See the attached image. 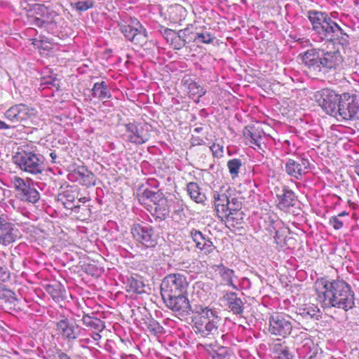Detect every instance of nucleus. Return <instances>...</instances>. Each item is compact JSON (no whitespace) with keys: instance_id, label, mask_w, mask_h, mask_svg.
<instances>
[{"instance_id":"6e6d98bb","label":"nucleus","mask_w":359,"mask_h":359,"mask_svg":"<svg viewBox=\"0 0 359 359\" xmlns=\"http://www.w3.org/2000/svg\"><path fill=\"white\" fill-rule=\"evenodd\" d=\"M89 201H90V198L87 197V196L81 197L79 198V201L83 203H85L86 202Z\"/></svg>"},{"instance_id":"0e129e2a","label":"nucleus","mask_w":359,"mask_h":359,"mask_svg":"<svg viewBox=\"0 0 359 359\" xmlns=\"http://www.w3.org/2000/svg\"><path fill=\"white\" fill-rule=\"evenodd\" d=\"M50 156L53 159H55L56 157V154L55 153H50Z\"/></svg>"},{"instance_id":"3c124183","label":"nucleus","mask_w":359,"mask_h":359,"mask_svg":"<svg viewBox=\"0 0 359 359\" xmlns=\"http://www.w3.org/2000/svg\"><path fill=\"white\" fill-rule=\"evenodd\" d=\"M191 144L192 146H201L205 145V142L202 137L193 135L191 138Z\"/></svg>"},{"instance_id":"c03bdc74","label":"nucleus","mask_w":359,"mask_h":359,"mask_svg":"<svg viewBox=\"0 0 359 359\" xmlns=\"http://www.w3.org/2000/svg\"><path fill=\"white\" fill-rule=\"evenodd\" d=\"M11 183L13 185L14 188L15 189V191H17V194L18 197L20 196V194L25 191V190L28 187L29 184H27L25 181L18 177V176H14L11 179Z\"/></svg>"},{"instance_id":"72a5a7b5","label":"nucleus","mask_w":359,"mask_h":359,"mask_svg":"<svg viewBox=\"0 0 359 359\" xmlns=\"http://www.w3.org/2000/svg\"><path fill=\"white\" fill-rule=\"evenodd\" d=\"M45 290L55 302H60L65 298V290L60 283L46 285Z\"/></svg>"},{"instance_id":"052dcab7","label":"nucleus","mask_w":359,"mask_h":359,"mask_svg":"<svg viewBox=\"0 0 359 359\" xmlns=\"http://www.w3.org/2000/svg\"><path fill=\"white\" fill-rule=\"evenodd\" d=\"M354 171L359 176V161H358L356 165L354 166Z\"/></svg>"},{"instance_id":"bf43d9fd","label":"nucleus","mask_w":359,"mask_h":359,"mask_svg":"<svg viewBox=\"0 0 359 359\" xmlns=\"http://www.w3.org/2000/svg\"><path fill=\"white\" fill-rule=\"evenodd\" d=\"M93 338L95 341H98L101 339V335L99 334V332H96L93 335Z\"/></svg>"},{"instance_id":"864d4df0","label":"nucleus","mask_w":359,"mask_h":359,"mask_svg":"<svg viewBox=\"0 0 359 359\" xmlns=\"http://www.w3.org/2000/svg\"><path fill=\"white\" fill-rule=\"evenodd\" d=\"M10 277L6 269L0 266V283L6 281Z\"/></svg>"},{"instance_id":"f704fd0d","label":"nucleus","mask_w":359,"mask_h":359,"mask_svg":"<svg viewBox=\"0 0 359 359\" xmlns=\"http://www.w3.org/2000/svg\"><path fill=\"white\" fill-rule=\"evenodd\" d=\"M92 97L100 100L110 98L111 94L104 81L95 83L94 84L92 89Z\"/></svg>"},{"instance_id":"603ef678","label":"nucleus","mask_w":359,"mask_h":359,"mask_svg":"<svg viewBox=\"0 0 359 359\" xmlns=\"http://www.w3.org/2000/svg\"><path fill=\"white\" fill-rule=\"evenodd\" d=\"M151 197H152L153 198H155V199H157L158 198H158V203H154V205H155L154 210H155L156 212H157L158 208L161 209V208H159V206L161 205H163L165 203V198L161 197L160 194H156V193H154L151 196Z\"/></svg>"},{"instance_id":"39448f33","label":"nucleus","mask_w":359,"mask_h":359,"mask_svg":"<svg viewBox=\"0 0 359 359\" xmlns=\"http://www.w3.org/2000/svg\"><path fill=\"white\" fill-rule=\"evenodd\" d=\"M189 283L187 277L180 273H170L166 276L161 285V294L163 298L186 294Z\"/></svg>"},{"instance_id":"e2e57ef3","label":"nucleus","mask_w":359,"mask_h":359,"mask_svg":"<svg viewBox=\"0 0 359 359\" xmlns=\"http://www.w3.org/2000/svg\"><path fill=\"white\" fill-rule=\"evenodd\" d=\"M93 268V266L92 265H88L86 268V272L87 273H91V269Z\"/></svg>"},{"instance_id":"423d86ee","label":"nucleus","mask_w":359,"mask_h":359,"mask_svg":"<svg viewBox=\"0 0 359 359\" xmlns=\"http://www.w3.org/2000/svg\"><path fill=\"white\" fill-rule=\"evenodd\" d=\"M15 163L24 172L38 175L43 171V164L38 156L32 152L22 150L13 157Z\"/></svg>"},{"instance_id":"7ed1b4c3","label":"nucleus","mask_w":359,"mask_h":359,"mask_svg":"<svg viewBox=\"0 0 359 359\" xmlns=\"http://www.w3.org/2000/svg\"><path fill=\"white\" fill-rule=\"evenodd\" d=\"M308 18L313 29L322 39L341 43L345 34L343 29L327 13L309 11Z\"/></svg>"},{"instance_id":"b1692460","label":"nucleus","mask_w":359,"mask_h":359,"mask_svg":"<svg viewBox=\"0 0 359 359\" xmlns=\"http://www.w3.org/2000/svg\"><path fill=\"white\" fill-rule=\"evenodd\" d=\"M242 208V203L236 198H232L231 200L229 199L228 201V207L226 211V216L224 217V219L222 221L228 222V223H233L241 219L240 216L241 215V210ZM233 225V224H231Z\"/></svg>"},{"instance_id":"9b49d317","label":"nucleus","mask_w":359,"mask_h":359,"mask_svg":"<svg viewBox=\"0 0 359 359\" xmlns=\"http://www.w3.org/2000/svg\"><path fill=\"white\" fill-rule=\"evenodd\" d=\"M131 233L136 241L147 248L154 247L157 244L154 228L147 224H134L131 228Z\"/></svg>"},{"instance_id":"a18cd8bd","label":"nucleus","mask_w":359,"mask_h":359,"mask_svg":"<svg viewBox=\"0 0 359 359\" xmlns=\"http://www.w3.org/2000/svg\"><path fill=\"white\" fill-rule=\"evenodd\" d=\"M194 39L192 41L203 43H210L213 41V38L211 34L208 32L205 33H194L193 32Z\"/></svg>"},{"instance_id":"4be33fe9","label":"nucleus","mask_w":359,"mask_h":359,"mask_svg":"<svg viewBox=\"0 0 359 359\" xmlns=\"http://www.w3.org/2000/svg\"><path fill=\"white\" fill-rule=\"evenodd\" d=\"M182 84L187 88L189 97L197 102L199 98L203 96L206 92L199 83L193 80L189 75L183 77Z\"/></svg>"},{"instance_id":"20e7f679","label":"nucleus","mask_w":359,"mask_h":359,"mask_svg":"<svg viewBox=\"0 0 359 359\" xmlns=\"http://www.w3.org/2000/svg\"><path fill=\"white\" fill-rule=\"evenodd\" d=\"M192 323L201 334H213L217 330L219 318L215 311L202 305H196L192 311Z\"/></svg>"},{"instance_id":"ddd939ff","label":"nucleus","mask_w":359,"mask_h":359,"mask_svg":"<svg viewBox=\"0 0 359 359\" xmlns=\"http://www.w3.org/2000/svg\"><path fill=\"white\" fill-rule=\"evenodd\" d=\"M55 331L59 337L69 342L76 339L81 332L79 326L66 317L56 323Z\"/></svg>"},{"instance_id":"2f4dec72","label":"nucleus","mask_w":359,"mask_h":359,"mask_svg":"<svg viewBox=\"0 0 359 359\" xmlns=\"http://www.w3.org/2000/svg\"><path fill=\"white\" fill-rule=\"evenodd\" d=\"M187 191L190 198L197 203H203L206 198L205 194L201 191L196 182H189L187 185Z\"/></svg>"},{"instance_id":"4c0bfd02","label":"nucleus","mask_w":359,"mask_h":359,"mask_svg":"<svg viewBox=\"0 0 359 359\" xmlns=\"http://www.w3.org/2000/svg\"><path fill=\"white\" fill-rule=\"evenodd\" d=\"M82 321L86 326L97 332H101L104 328V323L103 321L88 314H84L83 316Z\"/></svg>"},{"instance_id":"de8ad7c7","label":"nucleus","mask_w":359,"mask_h":359,"mask_svg":"<svg viewBox=\"0 0 359 359\" xmlns=\"http://www.w3.org/2000/svg\"><path fill=\"white\" fill-rule=\"evenodd\" d=\"M210 149L211 150L213 156L219 158L223 156V147L221 146L219 144H212L210 147Z\"/></svg>"},{"instance_id":"dca6fc26","label":"nucleus","mask_w":359,"mask_h":359,"mask_svg":"<svg viewBox=\"0 0 359 359\" xmlns=\"http://www.w3.org/2000/svg\"><path fill=\"white\" fill-rule=\"evenodd\" d=\"M163 300L168 308L180 315H188L191 311V306L186 294L170 296L168 298H163Z\"/></svg>"},{"instance_id":"58836bf2","label":"nucleus","mask_w":359,"mask_h":359,"mask_svg":"<svg viewBox=\"0 0 359 359\" xmlns=\"http://www.w3.org/2000/svg\"><path fill=\"white\" fill-rule=\"evenodd\" d=\"M46 10V13L49 21L53 20L56 16H58L62 9V4L57 0L50 1L47 4H45Z\"/></svg>"},{"instance_id":"37998d69","label":"nucleus","mask_w":359,"mask_h":359,"mask_svg":"<svg viewBox=\"0 0 359 359\" xmlns=\"http://www.w3.org/2000/svg\"><path fill=\"white\" fill-rule=\"evenodd\" d=\"M241 167L242 162L239 158H233L228 161L227 168L232 179H235L238 176V173Z\"/></svg>"},{"instance_id":"412c9836","label":"nucleus","mask_w":359,"mask_h":359,"mask_svg":"<svg viewBox=\"0 0 359 359\" xmlns=\"http://www.w3.org/2000/svg\"><path fill=\"white\" fill-rule=\"evenodd\" d=\"M193 241L196 243V247L205 254H210L215 250V246L212 242L206 238L201 231L192 229L190 232Z\"/></svg>"},{"instance_id":"13d9d810","label":"nucleus","mask_w":359,"mask_h":359,"mask_svg":"<svg viewBox=\"0 0 359 359\" xmlns=\"http://www.w3.org/2000/svg\"><path fill=\"white\" fill-rule=\"evenodd\" d=\"M302 359H320V358L318 354L316 353L310 355L309 358H303Z\"/></svg>"},{"instance_id":"e433bc0d","label":"nucleus","mask_w":359,"mask_h":359,"mask_svg":"<svg viewBox=\"0 0 359 359\" xmlns=\"http://www.w3.org/2000/svg\"><path fill=\"white\" fill-rule=\"evenodd\" d=\"M212 269L220 275L226 284L235 287L232 280L234 271L232 269L225 267L222 264L214 265Z\"/></svg>"},{"instance_id":"1a4fd4ad","label":"nucleus","mask_w":359,"mask_h":359,"mask_svg":"<svg viewBox=\"0 0 359 359\" xmlns=\"http://www.w3.org/2000/svg\"><path fill=\"white\" fill-rule=\"evenodd\" d=\"M162 34L170 46L175 50L182 49L194 39L193 32L189 27L178 32L165 28L162 31Z\"/></svg>"},{"instance_id":"393cba45","label":"nucleus","mask_w":359,"mask_h":359,"mask_svg":"<svg viewBox=\"0 0 359 359\" xmlns=\"http://www.w3.org/2000/svg\"><path fill=\"white\" fill-rule=\"evenodd\" d=\"M203 347L212 359H226L231 353L229 348L220 346L217 343L205 344Z\"/></svg>"},{"instance_id":"f8f14e48","label":"nucleus","mask_w":359,"mask_h":359,"mask_svg":"<svg viewBox=\"0 0 359 359\" xmlns=\"http://www.w3.org/2000/svg\"><path fill=\"white\" fill-rule=\"evenodd\" d=\"M36 114V111L25 104H15L8 109L4 113V117L12 123L25 121Z\"/></svg>"},{"instance_id":"6ab92c4d","label":"nucleus","mask_w":359,"mask_h":359,"mask_svg":"<svg viewBox=\"0 0 359 359\" xmlns=\"http://www.w3.org/2000/svg\"><path fill=\"white\" fill-rule=\"evenodd\" d=\"M264 133L263 130L256 125H249L245 127L243 130V136L245 140L255 149H262L263 144V135Z\"/></svg>"},{"instance_id":"79ce46f5","label":"nucleus","mask_w":359,"mask_h":359,"mask_svg":"<svg viewBox=\"0 0 359 359\" xmlns=\"http://www.w3.org/2000/svg\"><path fill=\"white\" fill-rule=\"evenodd\" d=\"M273 353L278 359H292L293 355L290 352L289 348L283 346L281 344H275L273 348Z\"/></svg>"},{"instance_id":"cd10ccee","label":"nucleus","mask_w":359,"mask_h":359,"mask_svg":"<svg viewBox=\"0 0 359 359\" xmlns=\"http://www.w3.org/2000/svg\"><path fill=\"white\" fill-rule=\"evenodd\" d=\"M297 316L306 320L311 319L318 320L320 313L319 308L313 304H306L297 308Z\"/></svg>"},{"instance_id":"9d476101","label":"nucleus","mask_w":359,"mask_h":359,"mask_svg":"<svg viewBox=\"0 0 359 359\" xmlns=\"http://www.w3.org/2000/svg\"><path fill=\"white\" fill-rule=\"evenodd\" d=\"M127 140L135 144H142L150 138L149 126L147 123L133 122L125 126Z\"/></svg>"},{"instance_id":"c9c22d12","label":"nucleus","mask_w":359,"mask_h":359,"mask_svg":"<svg viewBox=\"0 0 359 359\" xmlns=\"http://www.w3.org/2000/svg\"><path fill=\"white\" fill-rule=\"evenodd\" d=\"M279 225V222L269 221V223L266 222L264 229L269 233L270 236L273 238L275 243L277 245L282 246L284 238L278 230Z\"/></svg>"},{"instance_id":"aec40b11","label":"nucleus","mask_w":359,"mask_h":359,"mask_svg":"<svg viewBox=\"0 0 359 359\" xmlns=\"http://www.w3.org/2000/svg\"><path fill=\"white\" fill-rule=\"evenodd\" d=\"M341 119L351 120L359 118V106L355 100L340 102L337 111V115Z\"/></svg>"},{"instance_id":"473e14b6","label":"nucleus","mask_w":359,"mask_h":359,"mask_svg":"<svg viewBox=\"0 0 359 359\" xmlns=\"http://www.w3.org/2000/svg\"><path fill=\"white\" fill-rule=\"evenodd\" d=\"M126 290L135 294H143L145 292V284L142 278L131 276L128 280Z\"/></svg>"},{"instance_id":"4468645a","label":"nucleus","mask_w":359,"mask_h":359,"mask_svg":"<svg viewBox=\"0 0 359 359\" xmlns=\"http://www.w3.org/2000/svg\"><path fill=\"white\" fill-rule=\"evenodd\" d=\"M292 330V323L287 317L278 313L271 316L269 331L271 334L285 337Z\"/></svg>"},{"instance_id":"a211bd4d","label":"nucleus","mask_w":359,"mask_h":359,"mask_svg":"<svg viewBox=\"0 0 359 359\" xmlns=\"http://www.w3.org/2000/svg\"><path fill=\"white\" fill-rule=\"evenodd\" d=\"M45 4H34L27 12L28 22L30 25L41 27L46 22H49Z\"/></svg>"},{"instance_id":"5fc2aeb1","label":"nucleus","mask_w":359,"mask_h":359,"mask_svg":"<svg viewBox=\"0 0 359 359\" xmlns=\"http://www.w3.org/2000/svg\"><path fill=\"white\" fill-rule=\"evenodd\" d=\"M11 128V126L7 123H6L4 121H2L0 120V129H10Z\"/></svg>"},{"instance_id":"2eb2a0df","label":"nucleus","mask_w":359,"mask_h":359,"mask_svg":"<svg viewBox=\"0 0 359 359\" xmlns=\"http://www.w3.org/2000/svg\"><path fill=\"white\" fill-rule=\"evenodd\" d=\"M310 166L309 159L297 158L296 159H288L285 163V169L287 175L299 180L302 175L309 172Z\"/></svg>"},{"instance_id":"5701e85b","label":"nucleus","mask_w":359,"mask_h":359,"mask_svg":"<svg viewBox=\"0 0 359 359\" xmlns=\"http://www.w3.org/2000/svg\"><path fill=\"white\" fill-rule=\"evenodd\" d=\"M78 196V188L68 185L61 187V190L57 195V201L61 202L66 208L71 209L72 203Z\"/></svg>"},{"instance_id":"69168bd1","label":"nucleus","mask_w":359,"mask_h":359,"mask_svg":"<svg viewBox=\"0 0 359 359\" xmlns=\"http://www.w3.org/2000/svg\"><path fill=\"white\" fill-rule=\"evenodd\" d=\"M201 129H202L201 128H195V130H195L196 132H198V133Z\"/></svg>"},{"instance_id":"a878e982","label":"nucleus","mask_w":359,"mask_h":359,"mask_svg":"<svg viewBox=\"0 0 359 359\" xmlns=\"http://www.w3.org/2000/svg\"><path fill=\"white\" fill-rule=\"evenodd\" d=\"M76 180L81 184L90 187L95 184V176L84 166H81L74 171Z\"/></svg>"},{"instance_id":"bb28decb","label":"nucleus","mask_w":359,"mask_h":359,"mask_svg":"<svg viewBox=\"0 0 359 359\" xmlns=\"http://www.w3.org/2000/svg\"><path fill=\"white\" fill-rule=\"evenodd\" d=\"M229 198L224 193H215L214 201L217 215L221 220L226 216V211L228 207V201Z\"/></svg>"},{"instance_id":"f257e3e1","label":"nucleus","mask_w":359,"mask_h":359,"mask_svg":"<svg viewBox=\"0 0 359 359\" xmlns=\"http://www.w3.org/2000/svg\"><path fill=\"white\" fill-rule=\"evenodd\" d=\"M317 299L323 308H337L348 311L355 307V295L351 286L342 280L321 279L316 283Z\"/></svg>"},{"instance_id":"c756f323","label":"nucleus","mask_w":359,"mask_h":359,"mask_svg":"<svg viewBox=\"0 0 359 359\" xmlns=\"http://www.w3.org/2000/svg\"><path fill=\"white\" fill-rule=\"evenodd\" d=\"M277 198L278 199L277 206L280 210H286L294 205L295 196L291 190L283 189L281 194H277Z\"/></svg>"},{"instance_id":"f3484780","label":"nucleus","mask_w":359,"mask_h":359,"mask_svg":"<svg viewBox=\"0 0 359 359\" xmlns=\"http://www.w3.org/2000/svg\"><path fill=\"white\" fill-rule=\"evenodd\" d=\"M19 237L18 229L7 222L4 215L0 216V244L8 246Z\"/></svg>"},{"instance_id":"09e8293b","label":"nucleus","mask_w":359,"mask_h":359,"mask_svg":"<svg viewBox=\"0 0 359 359\" xmlns=\"http://www.w3.org/2000/svg\"><path fill=\"white\" fill-rule=\"evenodd\" d=\"M329 224L336 230H339L343 226V222L339 219V217L337 215L332 216L330 218Z\"/></svg>"},{"instance_id":"4d7b16f0","label":"nucleus","mask_w":359,"mask_h":359,"mask_svg":"<svg viewBox=\"0 0 359 359\" xmlns=\"http://www.w3.org/2000/svg\"><path fill=\"white\" fill-rule=\"evenodd\" d=\"M201 283L200 282L196 283L195 285L193 286V288L194 290H198L197 293H198L199 290L201 289Z\"/></svg>"},{"instance_id":"0eeeda50","label":"nucleus","mask_w":359,"mask_h":359,"mask_svg":"<svg viewBox=\"0 0 359 359\" xmlns=\"http://www.w3.org/2000/svg\"><path fill=\"white\" fill-rule=\"evenodd\" d=\"M120 29L125 37L134 44L142 47L148 40L146 29L136 20H130L128 23H120Z\"/></svg>"},{"instance_id":"ea45409f","label":"nucleus","mask_w":359,"mask_h":359,"mask_svg":"<svg viewBox=\"0 0 359 359\" xmlns=\"http://www.w3.org/2000/svg\"><path fill=\"white\" fill-rule=\"evenodd\" d=\"M19 198L22 201L35 203L39 200L40 195L39 191L35 188L31 187L29 185L25 191L20 194Z\"/></svg>"},{"instance_id":"49530a36","label":"nucleus","mask_w":359,"mask_h":359,"mask_svg":"<svg viewBox=\"0 0 359 359\" xmlns=\"http://www.w3.org/2000/svg\"><path fill=\"white\" fill-rule=\"evenodd\" d=\"M94 6L93 0L81 1L74 4V8L80 12L86 11Z\"/></svg>"},{"instance_id":"7c9ffc66","label":"nucleus","mask_w":359,"mask_h":359,"mask_svg":"<svg viewBox=\"0 0 359 359\" xmlns=\"http://www.w3.org/2000/svg\"><path fill=\"white\" fill-rule=\"evenodd\" d=\"M228 308L234 314L243 313L244 304L241 298H238L235 292L227 293L226 295Z\"/></svg>"},{"instance_id":"a19ab883","label":"nucleus","mask_w":359,"mask_h":359,"mask_svg":"<svg viewBox=\"0 0 359 359\" xmlns=\"http://www.w3.org/2000/svg\"><path fill=\"white\" fill-rule=\"evenodd\" d=\"M71 209L75 214L76 219L81 221L88 219L91 215V210L88 205H76Z\"/></svg>"},{"instance_id":"680f3d73","label":"nucleus","mask_w":359,"mask_h":359,"mask_svg":"<svg viewBox=\"0 0 359 359\" xmlns=\"http://www.w3.org/2000/svg\"><path fill=\"white\" fill-rule=\"evenodd\" d=\"M348 215V212L344 211V212H341L339 214H338L337 216H339L340 217H343V216H347Z\"/></svg>"},{"instance_id":"f03ea898","label":"nucleus","mask_w":359,"mask_h":359,"mask_svg":"<svg viewBox=\"0 0 359 359\" xmlns=\"http://www.w3.org/2000/svg\"><path fill=\"white\" fill-rule=\"evenodd\" d=\"M306 72L311 77L318 76L323 70L327 72L337 69L343 62L338 50L323 52L320 50H308L302 57Z\"/></svg>"},{"instance_id":"c85d7f7f","label":"nucleus","mask_w":359,"mask_h":359,"mask_svg":"<svg viewBox=\"0 0 359 359\" xmlns=\"http://www.w3.org/2000/svg\"><path fill=\"white\" fill-rule=\"evenodd\" d=\"M168 16L171 22L181 25L186 20L187 11L180 4L171 5L168 8Z\"/></svg>"},{"instance_id":"8fccbe9b","label":"nucleus","mask_w":359,"mask_h":359,"mask_svg":"<svg viewBox=\"0 0 359 359\" xmlns=\"http://www.w3.org/2000/svg\"><path fill=\"white\" fill-rule=\"evenodd\" d=\"M7 297L8 300L15 299V293L11 290L6 288H0V299Z\"/></svg>"},{"instance_id":"6e6552de","label":"nucleus","mask_w":359,"mask_h":359,"mask_svg":"<svg viewBox=\"0 0 359 359\" xmlns=\"http://www.w3.org/2000/svg\"><path fill=\"white\" fill-rule=\"evenodd\" d=\"M316 100L322 109L331 116H337L341 97L330 88H323L316 93Z\"/></svg>"}]
</instances>
